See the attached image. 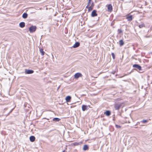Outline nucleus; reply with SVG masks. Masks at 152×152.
I'll return each mask as SVG.
<instances>
[{"label": "nucleus", "mask_w": 152, "mask_h": 152, "mask_svg": "<svg viewBox=\"0 0 152 152\" xmlns=\"http://www.w3.org/2000/svg\"><path fill=\"white\" fill-rule=\"evenodd\" d=\"M124 106L123 103L116 104L115 105V108L116 110H119L120 108L123 107Z\"/></svg>", "instance_id": "nucleus-1"}, {"label": "nucleus", "mask_w": 152, "mask_h": 152, "mask_svg": "<svg viewBox=\"0 0 152 152\" xmlns=\"http://www.w3.org/2000/svg\"><path fill=\"white\" fill-rule=\"evenodd\" d=\"M36 28V26H32L29 28V30L30 33H33L35 31Z\"/></svg>", "instance_id": "nucleus-2"}, {"label": "nucleus", "mask_w": 152, "mask_h": 152, "mask_svg": "<svg viewBox=\"0 0 152 152\" xmlns=\"http://www.w3.org/2000/svg\"><path fill=\"white\" fill-rule=\"evenodd\" d=\"M82 76V74L80 73H77L74 76V78L77 79L79 77H81Z\"/></svg>", "instance_id": "nucleus-3"}, {"label": "nucleus", "mask_w": 152, "mask_h": 152, "mask_svg": "<svg viewBox=\"0 0 152 152\" xmlns=\"http://www.w3.org/2000/svg\"><path fill=\"white\" fill-rule=\"evenodd\" d=\"M34 72V71L32 70H29V69H26L25 70V73L26 74H31L33 73Z\"/></svg>", "instance_id": "nucleus-4"}, {"label": "nucleus", "mask_w": 152, "mask_h": 152, "mask_svg": "<svg viewBox=\"0 0 152 152\" xmlns=\"http://www.w3.org/2000/svg\"><path fill=\"white\" fill-rule=\"evenodd\" d=\"M108 11L110 12H111L113 10L112 6L111 4H109L107 7Z\"/></svg>", "instance_id": "nucleus-5"}, {"label": "nucleus", "mask_w": 152, "mask_h": 152, "mask_svg": "<svg viewBox=\"0 0 152 152\" xmlns=\"http://www.w3.org/2000/svg\"><path fill=\"white\" fill-rule=\"evenodd\" d=\"M71 99V97L70 96H67L66 97L65 100L67 102H69Z\"/></svg>", "instance_id": "nucleus-6"}, {"label": "nucleus", "mask_w": 152, "mask_h": 152, "mask_svg": "<svg viewBox=\"0 0 152 152\" xmlns=\"http://www.w3.org/2000/svg\"><path fill=\"white\" fill-rule=\"evenodd\" d=\"M97 15V14L96 13V11L95 10H94L91 13V16L92 17L96 16Z\"/></svg>", "instance_id": "nucleus-7"}, {"label": "nucleus", "mask_w": 152, "mask_h": 152, "mask_svg": "<svg viewBox=\"0 0 152 152\" xmlns=\"http://www.w3.org/2000/svg\"><path fill=\"white\" fill-rule=\"evenodd\" d=\"M88 106L84 105H82V110L83 111H85L86 110H87L88 108Z\"/></svg>", "instance_id": "nucleus-8"}, {"label": "nucleus", "mask_w": 152, "mask_h": 152, "mask_svg": "<svg viewBox=\"0 0 152 152\" xmlns=\"http://www.w3.org/2000/svg\"><path fill=\"white\" fill-rule=\"evenodd\" d=\"M133 67H134L138 69L139 70H140L141 69V66H139L137 64H135L134 65H133Z\"/></svg>", "instance_id": "nucleus-9"}, {"label": "nucleus", "mask_w": 152, "mask_h": 152, "mask_svg": "<svg viewBox=\"0 0 152 152\" xmlns=\"http://www.w3.org/2000/svg\"><path fill=\"white\" fill-rule=\"evenodd\" d=\"M126 18L129 21H131L132 19V15H129L126 17Z\"/></svg>", "instance_id": "nucleus-10"}, {"label": "nucleus", "mask_w": 152, "mask_h": 152, "mask_svg": "<svg viewBox=\"0 0 152 152\" xmlns=\"http://www.w3.org/2000/svg\"><path fill=\"white\" fill-rule=\"evenodd\" d=\"M80 45V43L78 42H76L75 44L73 45V47L74 48H76L78 47Z\"/></svg>", "instance_id": "nucleus-11"}, {"label": "nucleus", "mask_w": 152, "mask_h": 152, "mask_svg": "<svg viewBox=\"0 0 152 152\" xmlns=\"http://www.w3.org/2000/svg\"><path fill=\"white\" fill-rule=\"evenodd\" d=\"M25 23L23 22H21L19 24V26L21 28H23L25 26Z\"/></svg>", "instance_id": "nucleus-12"}, {"label": "nucleus", "mask_w": 152, "mask_h": 152, "mask_svg": "<svg viewBox=\"0 0 152 152\" xmlns=\"http://www.w3.org/2000/svg\"><path fill=\"white\" fill-rule=\"evenodd\" d=\"M35 138L34 136H31L30 137V140L31 141L33 142L35 140Z\"/></svg>", "instance_id": "nucleus-13"}, {"label": "nucleus", "mask_w": 152, "mask_h": 152, "mask_svg": "<svg viewBox=\"0 0 152 152\" xmlns=\"http://www.w3.org/2000/svg\"><path fill=\"white\" fill-rule=\"evenodd\" d=\"M88 147L87 145H84L83 147V150L86 151L88 149Z\"/></svg>", "instance_id": "nucleus-14"}, {"label": "nucleus", "mask_w": 152, "mask_h": 152, "mask_svg": "<svg viewBox=\"0 0 152 152\" xmlns=\"http://www.w3.org/2000/svg\"><path fill=\"white\" fill-rule=\"evenodd\" d=\"M28 14L26 13H24L23 14L22 17L24 18H26L27 17Z\"/></svg>", "instance_id": "nucleus-15"}, {"label": "nucleus", "mask_w": 152, "mask_h": 152, "mask_svg": "<svg viewBox=\"0 0 152 152\" xmlns=\"http://www.w3.org/2000/svg\"><path fill=\"white\" fill-rule=\"evenodd\" d=\"M104 114L107 116H109L110 114V112L109 111H106L104 113Z\"/></svg>", "instance_id": "nucleus-16"}, {"label": "nucleus", "mask_w": 152, "mask_h": 152, "mask_svg": "<svg viewBox=\"0 0 152 152\" xmlns=\"http://www.w3.org/2000/svg\"><path fill=\"white\" fill-rule=\"evenodd\" d=\"M124 44V42L122 40H121L119 41V44L120 46L123 45Z\"/></svg>", "instance_id": "nucleus-17"}, {"label": "nucleus", "mask_w": 152, "mask_h": 152, "mask_svg": "<svg viewBox=\"0 0 152 152\" xmlns=\"http://www.w3.org/2000/svg\"><path fill=\"white\" fill-rule=\"evenodd\" d=\"M39 51L42 55H44L45 52L43 51V50L42 49H40Z\"/></svg>", "instance_id": "nucleus-18"}, {"label": "nucleus", "mask_w": 152, "mask_h": 152, "mask_svg": "<svg viewBox=\"0 0 152 152\" xmlns=\"http://www.w3.org/2000/svg\"><path fill=\"white\" fill-rule=\"evenodd\" d=\"M93 9V7H88V10L89 11H91L92 9Z\"/></svg>", "instance_id": "nucleus-19"}, {"label": "nucleus", "mask_w": 152, "mask_h": 152, "mask_svg": "<svg viewBox=\"0 0 152 152\" xmlns=\"http://www.w3.org/2000/svg\"><path fill=\"white\" fill-rule=\"evenodd\" d=\"M142 123H145L148 121L147 120H143L141 121Z\"/></svg>", "instance_id": "nucleus-20"}, {"label": "nucleus", "mask_w": 152, "mask_h": 152, "mask_svg": "<svg viewBox=\"0 0 152 152\" xmlns=\"http://www.w3.org/2000/svg\"><path fill=\"white\" fill-rule=\"evenodd\" d=\"M144 26V25L143 24H142L141 25H139V27L140 28H142V27H143Z\"/></svg>", "instance_id": "nucleus-21"}, {"label": "nucleus", "mask_w": 152, "mask_h": 152, "mask_svg": "<svg viewBox=\"0 0 152 152\" xmlns=\"http://www.w3.org/2000/svg\"><path fill=\"white\" fill-rule=\"evenodd\" d=\"M118 32L120 34L122 32V31L121 29H119L118 30Z\"/></svg>", "instance_id": "nucleus-22"}, {"label": "nucleus", "mask_w": 152, "mask_h": 152, "mask_svg": "<svg viewBox=\"0 0 152 152\" xmlns=\"http://www.w3.org/2000/svg\"><path fill=\"white\" fill-rule=\"evenodd\" d=\"M112 55L113 56V58L114 59L115 58L114 54L113 53H112Z\"/></svg>", "instance_id": "nucleus-23"}, {"label": "nucleus", "mask_w": 152, "mask_h": 152, "mask_svg": "<svg viewBox=\"0 0 152 152\" xmlns=\"http://www.w3.org/2000/svg\"><path fill=\"white\" fill-rule=\"evenodd\" d=\"M115 126L117 128H119L121 127V126L119 125H116Z\"/></svg>", "instance_id": "nucleus-24"}, {"label": "nucleus", "mask_w": 152, "mask_h": 152, "mask_svg": "<svg viewBox=\"0 0 152 152\" xmlns=\"http://www.w3.org/2000/svg\"><path fill=\"white\" fill-rule=\"evenodd\" d=\"M91 1H89L88 4V6L90 5V4H91Z\"/></svg>", "instance_id": "nucleus-25"}, {"label": "nucleus", "mask_w": 152, "mask_h": 152, "mask_svg": "<svg viewBox=\"0 0 152 152\" xmlns=\"http://www.w3.org/2000/svg\"><path fill=\"white\" fill-rule=\"evenodd\" d=\"M94 6V4L93 3H92L91 4V7H93Z\"/></svg>", "instance_id": "nucleus-26"}, {"label": "nucleus", "mask_w": 152, "mask_h": 152, "mask_svg": "<svg viewBox=\"0 0 152 152\" xmlns=\"http://www.w3.org/2000/svg\"><path fill=\"white\" fill-rule=\"evenodd\" d=\"M53 121H54L55 120H57V118H53Z\"/></svg>", "instance_id": "nucleus-27"}, {"label": "nucleus", "mask_w": 152, "mask_h": 152, "mask_svg": "<svg viewBox=\"0 0 152 152\" xmlns=\"http://www.w3.org/2000/svg\"><path fill=\"white\" fill-rule=\"evenodd\" d=\"M88 6H89L87 5V6H86V8H88Z\"/></svg>", "instance_id": "nucleus-28"}, {"label": "nucleus", "mask_w": 152, "mask_h": 152, "mask_svg": "<svg viewBox=\"0 0 152 152\" xmlns=\"http://www.w3.org/2000/svg\"><path fill=\"white\" fill-rule=\"evenodd\" d=\"M57 119H58V121L59 120V119L58 118Z\"/></svg>", "instance_id": "nucleus-29"}, {"label": "nucleus", "mask_w": 152, "mask_h": 152, "mask_svg": "<svg viewBox=\"0 0 152 152\" xmlns=\"http://www.w3.org/2000/svg\"><path fill=\"white\" fill-rule=\"evenodd\" d=\"M88 1H91V0H88Z\"/></svg>", "instance_id": "nucleus-30"}]
</instances>
